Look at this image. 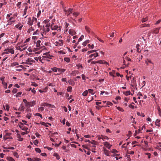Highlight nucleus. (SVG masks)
Here are the masks:
<instances>
[{"instance_id": "47", "label": "nucleus", "mask_w": 161, "mask_h": 161, "mask_svg": "<svg viewBox=\"0 0 161 161\" xmlns=\"http://www.w3.org/2000/svg\"><path fill=\"white\" fill-rule=\"evenodd\" d=\"M44 109V108L43 107H41L38 108V112L43 111Z\"/></svg>"}, {"instance_id": "22", "label": "nucleus", "mask_w": 161, "mask_h": 161, "mask_svg": "<svg viewBox=\"0 0 161 161\" xmlns=\"http://www.w3.org/2000/svg\"><path fill=\"white\" fill-rule=\"evenodd\" d=\"M73 10V9L71 8H69L68 9V12H67V14H66V15L68 16L70 14H72V11Z\"/></svg>"}, {"instance_id": "37", "label": "nucleus", "mask_w": 161, "mask_h": 161, "mask_svg": "<svg viewBox=\"0 0 161 161\" xmlns=\"http://www.w3.org/2000/svg\"><path fill=\"white\" fill-rule=\"evenodd\" d=\"M89 40H86L83 43L82 45L84 46H85L86 45V44L87 43H89Z\"/></svg>"}, {"instance_id": "42", "label": "nucleus", "mask_w": 161, "mask_h": 161, "mask_svg": "<svg viewBox=\"0 0 161 161\" xmlns=\"http://www.w3.org/2000/svg\"><path fill=\"white\" fill-rule=\"evenodd\" d=\"M88 91L89 93L91 94L92 95H93L94 94V91L93 89H89Z\"/></svg>"}, {"instance_id": "27", "label": "nucleus", "mask_w": 161, "mask_h": 161, "mask_svg": "<svg viewBox=\"0 0 161 161\" xmlns=\"http://www.w3.org/2000/svg\"><path fill=\"white\" fill-rule=\"evenodd\" d=\"M109 139V138L107 136H102V140L103 141H105Z\"/></svg>"}, {"instance_id": "31", "label": "nucleus", "mask_w": 161, "mask_h": 161, "mask_svg": "<svg viewBox=\"0 0 161 161\" xmlns=\"http://www.w3.org/2000/svg\"><path fill=\"white\" fill-rule=\"evenodd\" d=\"M53 156L56 157V159L58 160H59L60 158V157L59 155L56 153H54L53 154Z\"/></svg>"}, {"instance_id": "16", "label": "nucleus", "mask_w": 161, "mask_h": 161, "mask_svg": "<svg viewBox=\"0 0 161 161\" xmlns=\"http://www.w3.org/2000/svg\"><path fill=\"white\" fill-rule=\"evenodd\" d=\"M47 32H44V31H42L41 33V35L42 36L43 38H47L48 37V35L47 34Z\"/></svg>"}, {"instance_id": "46", "label": "nucleus", "mask_w": 161, "mask_h": 161, "mask_svg": "<svg viewBox=\"0 0 161 161\" xmlns=\"http://www.w3.org/2000/svg\"><path fill=\"white\" fill-rule=\"evenodd\" d=\"M68 83L71 85L73 86L74 84V81L72 80H70L68 81Z\"/></svg>"}, {"instance_id": "15", "label": "nucleus", "mask_w": 161, "mask_h": 161, "mask_svg": "<svg viewBox=\"0 0 161 161\" xmlns=\"http://www.w3.org/2000/svg\"><path fill=\"white\" fill-rule=\"evenodd\" d=\"M41 41L40 40L37 41L36 42V48L37 50L39 49H40L41 48Z\"/></svg>"}, {"instance_id": "32", "label": "nucleus", "mask_w": 161, "mask_h": 161, "mask_svg": "<svg viewBox=\"0 0 161 161\" xmlns=\"http://www.w3.org/2000/svg\"><path fill=\"white\" fill-rule=\"evenodd\" d=\"M3 107L4 109H6L7 111H8L9 109V106L8 104H6L5 105L6 109H5V107L4 105H3Z\"/></svg>"}, {"instance_id": "60", "label": "nucleus", "mask_w": 161, "mask_h": 161, "mask_svg": "<svg viewBox=\"0 0 161 161\" xmlns=\"http://www.w3.org/2000/svg\"><path fill=\"white\" fill-rule=\"evenodd\" d=\"M35 151L38 153H40L41 152V149L38 148H35Z\"/></svg>"}, {"instance_id": "13", "label": "nucleus", "mask_w": 161, "mask_h": 161, "mask_svg": "<svg viewBox=\"0 0 161 161\" xmlns=\"http://www.w3.org/2000/svg\"><path fill=\"white\" fill-rule=\"evenodd\" d=\"M23 26V25L21 23H19L15 25V27L18 29L19 30H21Z\"/></svg>"}, {"instance_id": "48", "label": "nucleus", "mask_w": 161, "mask_h": 161, "mask_svg": "<svg viewBox=\"0 0 161 161\" xmlns=\"http://www.w3.org/2000/svg\"><path fill=\"white\" fill-rule=\"evenodd\" d=\"M88 46L90 48L92 49H93L94 48V46L93 44L92 45L91 44H88Z\"/></svg>"}, {"instance_id": "50", "label": "nucleus", "mask_w": 161, "mask_h": 161, "mask_svg": "<svg viewBox=\"0 0 161 161\" xmlns=\"http://www.w3.org/2000/svg\"><path fill=\"white\" fill-rule=\"evenodd\" d=\"M39 31L38 30H37L36 31L33 32L32 34L33 35H37L39 34Z\"/></svg>"}, {"instance_id": "53", "label": "nucleus", "mask_w": 161, "mask_h": 161, "mask_svg": "<svg viewBox=\"0 0 161 161\" xmlns=\"http://www.w3.org/2000/svg\"><path fill=\"white\" fill-rule=\"evenodd\" d=\"M131 135H132V133H131V131H129L128 132V133L127 134L126 136H128L130 138V137L131 136Z\"/></svg>"}, {"instance_id": "8", "label": "nucleus", "mask_w": 161, "mask_h": 161, "mask_svg": "<svg viewBox=\"0 0 161 161\" xmlns=\"http://www.w3.org/2000/svg\"><path fill=\"white\" fill-rule=\"evenodd\" d=\"M19 128L23 130H27L28 128L24 126L23 124L21 122H19Z\"/></svg>"}, {"instance_id": "2", "label": "nucleus", "mask_w": 161, "mask_h": 161, "mask_svg": "<svg viewBox=\"0 0 161 161\" xmlns=\"http://www.w3.org/2000/svg\"><path fill=\"white\" fill-rule=\"evenodd\" d=\"M50 28L53 31H56L57 32H59L61 31V27L57 25H54L53 21L52 20V23H50Z\"/></svg>"}, {"instance_id": "63", "label": "nucleus", "mask_w": 161, "mask_h": 161, "mask_svg": "<svg viewBox=\"0 0 161 161\" xmlns=\"http://www.w3.org/2000/svg\"><path fill=\"white\" fill-rule=\"evenodd\" d=\"M96 63H101V62L100 61H97V62H95V61H92V62H91V64H95Z\"/></svg>"}, {"instance_id": "35", "label": "nucleus", "mask_w": 161, "mask_h": 161, "mask_svg": "<svg viewBox=\"0 0 161 161\" xmlns=\"http://www.w3.org/2000/svg\"><path fill=\"white\" fill-rule=\"evenodd\" d=\"M7 159L8 161H15L14 159L13 158L11 157H7Z\"/></svg>"}, {"instance_id": "1", "label": "nucleus", "mask_w": 161, "mask_h": 161, "mask_svg": "<svg viewBox=\"0 0 161 161\" xmlns=\"http://www.w3.org/2000/svg\"><path fill=\"white\" fill-rule=\"evenodd\" d=\"M145 63L147 66V68H149L151 70H153L154 68V63L150 58H147L145 59Z\"/></svg>"}, {"instance_id": "4", "label": "nucleus", "mask_w": 161, "mask_h": 161, "mask_svg": "<svg viewBox=\"0 0 161 161\" xmlns=\"http://www.w3.org/2000/svg\"><path fill=\"white\" fill-rule=\"evenodd\" d=\"M49 27H50V23L47 24L45 26H43L42 28V31L44 32H48L50 31Z\"/></svg>"}, {"instance_id": "20", "label": "nucleus", "mask_w": 161, "mask_h": 161, "mask_svg": "<svg viewBox=\"0 0 161 161\" xmlns=\"http://www.w3.org/2000/svg\"><path fill=\"white\" fill-rule=\"evenodd\" d=\"M17 138H18V140L20 141H22L23 140V138H22L21 137V136L19 133H17Z\"/></svg>"}, {"instance_id": "45", "label": "nucleus", "mask_w": 161, "mask_h": 161, "mask_svg": "<svg viewBox=\"0 0 161 161\" xmlns=\"http://www.w3.org/2000/svg\"><path fill=\"white\" fill-rule=\"evenodd\" d=\"M88 94V91L87 90H86L82 94V95L84 97H86L87 96V94Z\"/></svg>"}, {"instance_id": "14", "label": "nucleus", "mask_w": 161, "mask_h": 161, "mask_svg": "<svg viewBox=\"0 0 161 161\" xmlns=\"http://www.w3.org/2000/svg\"><path fill=\"white\" fill-rule=\"evenodd\" d=\"M131 86L132 87L136 86V81L134 78H133L132 80H131Z\"/></svg>"}, {"instance_id": "64", "label": "nucleus", "mask_w": 161, "mask_h": 161, "mask_svg": "<svg viewBox=\"0 0 161 161\" xmlns=\"http://www.w3.org/2000/svg\"><path fill=\"white\" fill-rule=\"evenodd\" d=\"M77 66L78 67V69H79L80 68H82V66L80 64H78L77 65Z\"/></svg>"}, {"instance_id": "44", "label": "nucleus", "mask_w": 161, "mask_h": 161, "mask_svg": "<svg viewBox=\"0 0 161 161\" xmlns=\"http://www.w3.org/2000/svg\"><path fill=\"white\" fill-rule=\"evenodd\" d=\"M72 87L71 86H69L68 87L67 90L68 92H72Z\"/></svg>"}, {"instance_id": "28", "label": "nucleus", "mask_w": 161, "mask_h": 161, "mask_svg": "<svg viewBox=\"0 0 161 161\" xmlns=\"http://www.w3.org/2000/svg\"><path fill=\"white\" fill-rule=\"evenodd\" d=\"M34 28L33 27H31L28 30L27 32L29 33H31V31H34Z\"/></svg>"}, {"instance_id": "3", "label": "nucleus", "mask_w": 161, "mask_h": 161, "mask_svg": "<svg viewBox=\"0 0 161 161\" xmlns=\"http://www.w3.org/2000/svg\"><path fill=\"white\" fill-rule=\"evenodd\" d=\"M4 51V52L2 53V55H4V54H8L9 53H10L12 54H13L14 53V50L13 49L10 47L6 48Z\"/></svg>"}, {"instance_id": "11", "label": "nucleus", "mask_w": 161, "mask_h": 161, "mask_svg": "<svg viewBox=\"0 0 161 161\" xmlns=\"http://www.w3.org/2000/svg\"><path fill=\"white\" fill-rule=\"evenodd\" d=\"M41 106L43 107L46 106L49 108H53V105L47 103H43L41 104Z\"/></svg>"}, {"instance_id": "36", "label": "nucleus", "mask_w": 161, "mask_h": 161, "mask_svg": "<svg viewBox=\"0 0 161 161\" xmlns=\"http://www.w3.org/2000/svg\"><path fill=\"white\" fill-rule=\"evenodd\" d=\"M80 13L78 12H75L72 13V15L75 17H76L79 15Z\"/></svg>"}, {"instance_id": "12", "label": "nucleus", "mask_w": 161, "mask_h": 161, "mask_svg": "<svg viewBox=\"0 0 161 161\" xmlns=\"http://www.w3.org/2000/svg\"><path fill=\"white\" fill-rule=\"evenodd\" d=\"M55 45L57 46H62L63 45V41L62 40H59L55 42Z\"/></svg>"}, {"instance_id": "30", "label": "nucleus", "mask_w": 161, "mask_h": 161, "mask_svg": "<svg viewBox=\"0 0 161 161\" xmlns=\"http://www.w3.org/2000/svg\"><path fill=\"white\" fill-rule=\"evenodd\" d=\"M130 91L123 92V93L126 96L130 95Z\"/></svg>"}, {"instance_id": "9", "label": "nucleus", "mask_w": 161, "mask_h": 161, "mask_svg": "<svg viewBox=\"0 0 161 161\" xmlns=\"http://www.w3.org/2000/svg\"><path fill=\"white\" fill-rule=\"evenodd\" d=\"M32 63H35V61L31 58H29L26 60L25 63L27 64H31Z\"/></svg>"}, {"instance_id": "23", "label": "nucleus", "mask_w": 161, "mask_h": 161, "mask_svg": "<svg viewBox=\"0 0 161 161\" xmlns=\"http://www.w3.org/2000/svg\"><path fill=\"white\" fill-rule=\"evenodd\" d=\"M25 107L22 104H21L19 107V108L18 110L19 111H23L24 110Z\"/></svg>"}, {"instance_id": "10", "label": "nucleus", "mask_w": 161, "mask_h": 161, "mask_svg": "<svg viewBox=\"0 0 161 161\" xmlns=\"http://www.w3.org/2000/svg\"><path fill=\"white\" fill-rule=\"evenodd\" d=\"M104 145L108 149H110L112 145L109 144V143L107 142H104L103 143Z\"/></svg>"}, {"instance_id": "59", "label": "nucleus", "mask_w": 161, "mask_h": 161, "mask_svg": "<svg viewBox=\"0 0 161 161\" xmlns=\"http://www.w3.org/2000/svg\"><path fill=\"white\" fill-rule=\"evenodd\" d=\"M35 115L39 116L41 118V119L42 118V115L40 113H36L35 114Z\"/></svg>"}, {"instance_id": "25", "label": "nucleus", "mask_w": 161, "mask_h": 161, "mask_svg": "<svg viewBox=\"0 0 161 161\" xmlns=\"http://www.w3.org/2000/svg\"><path fill=\"white\" fill-rule=\"evenodd\" d=\"M96 149V146H94V145L92 146L91 150L92 152L94 153H96V151H95Z\"/></svg>"}, {"instance_id": "39", "label": "nucleus", "mask_w": 161, "mask_h": 161, "mask_svg": "<svg viewBox=\"0 0 161 161\" xmlns=\"http://www.w3.org/2000/svg\"><path fill=\"white\" fill-rule=\"evenodd\" d=\"M51 70L52 71L54 72H57V71H58V68L57 67H54L51 68Z\"/></svg>"}, {"instance_id": "56", "label": "nucleus", "mask_w": 161, "mask_h": 161, "mask_svg": "<svg viewBox=\"0 0 161 161\" xmlns=\"http://www.w3.org/2000/svg\"><path fill=\"white\" fill-rule=\"evenodd\" d=\"M40 160V159L37 158H32V161H39Z\"/></svg>"}, {"instance_id": "5", "label": "nucleus", "mask_w": 161, "mask_h": 161, "mask_svg": "<svg viewBox=\"0 0 161 161\" xmlns=\"http://www.w3.org/2000/svg\"><path fill=\"white\" fill-rule=\"evenodd\" d=\"M26 18L27 19V24L29 25H32V19L30 17H28L27 15L25 16L24 19H25Z\"/></svg>"}, {"instance_id": "41", "label": "nucleus", "mask_w": 161, "mask_h": 161, "mask_svg": "<svg viewBox=\"0 0 161 161\" xmlns=\"http://www.w3.org/2000/svg\"><path fill=\"white\" fill-rule=\"evenodd\" d=\"M19 64L18 62H14L11 64V66L12 67H14L15 66L18 65Z\"/></svg>"}, {"instance_id": "58", "label": "nucleus", "mask_w": 161, "mask_h": 161, "mask_svg": "<svg viewBox=\"0 0 161 161\" xmlns=\"http://www.w3.org/2000/svg\"><path fill=\"white\" fill-rule=\"evenodd\" d=\"M111 153H118V151L116 149H113L111 151Z\"/></svg>"}, {"instance_id": "49", "label": "nucleus", "mask_w": 161, "mask_h": 161, "mask_svg": "<svg viewBox=\"0 0 161 161\" xmlns=\"http://www.w3.org/2000/svg\"><path fill=\"white\" fill-rule=\"evenodd\" d=\"M22 92H18L14 96H16V97H21V94H22Z\"/></svg>"}, {"instance_id": "55", "label": "nucleus", "mask_w": 161, "mask_h": 161, "mask_svg": "<svg viewBox=\"0 0 161 161\" xmlns=\"http://www.w3.org/2000/svg\"><path fill=\"white\" fill-rule=\"evenodd\" d=\"M69 34H72L73 35L74 34H75V32H74L73 31V30H71L70 29L69 31Z\"/></svg>"}, {"instance_id": "6", "label": "nucleus", "mask_w": 161, "mask_h": 161, "mask_svg": "<svg viewBox=\"0 0 161 161\" xmlns=\"http://www.w3.org/2000/svg\"><path fill=\"white\" fill-rule=\"evenodd\" d=\"M26 110L27 111V114L26 117L28 119H30L31 118L32 115V113H31V108H28Z\"/></svg>"}, {"instance_id": "61", "label": "nucleus", "mask_w": 161, "mask_h": 161, "mask_svg": "<svg viewBox=\"0 0 161 161\" xmlns=\"http://www.w3.org/2000/svg\"><path fill=\"white\" fill-rule=\"evenodd\" d=\"M21 3L20 2H19L17 4V6L18 8H19L20 7L21 4Z\"/></svg>"}, {"instance_id": "21", "label": "nucleus", "mask_w": 161, "mask_h": 161, "mask_svg": "<svg viewBox=\"0 0 161 161\" xmlns=\"http://www.w3.org/2000/svg\"><path fill=\"white\" fill-rule=\"evenodd\" d=\"M79 72L77 70H74L72 72L71 75L73 76H75L77 74H78Z\"/></svg>"}, {"instance_id": "33", "label": "nucleus", "mask_w": 161, "mask_h": 161, "mask_svg": "<svg viewBox=\"0 0 161 161\" xmlns=\"http://www.w3.org/2000/svg\"><path fill=\"white\" fill-rule=\"evenodd\" d=\"M2 83L3 86L4 88L5 89H6L7 88V83L5 82V81H4L3 82H2Z\"/></svg>"}, {"instance_id": "57", "label": "nucleus", "mask_w": 161, "mask_h": 161, "mask_svg": "<svg viewBox=\"0 0 161 161\" xmlns=\"http://www.w3.org/2000/svg\"><path fill=\"white\" fill-rule=\"evenodd\" d=\"M84 38V36L83 35H81L80 37L78 39V42H80L82 41Z\"/></svg>"}, {"instance_id": "34", "label": "nucleus", "mask_w": 161, "mask_h": 161, "mask_svg": "<svg viewBox=\"0 0 161 161\" xmlns=\"http://www.w3.org/2000/svg\"><path fill=\"white\" fill-rule=\"evenodd\" d=\"M140 45L139 44H137L136 46V48L137 49V52L140 53L141 51V50L139 48Z\"/></svg>"}, {"instance_id": "43", "label": "nucleus", "mask_w": 161, "mask_h": 161, "mask_svg": "<svg viewBox=\"0 0 161 161\" xmlns=\"http://www.w3.org/2000/svg\"><path fill=\"white\" fill-rule=\"evenodd\" d=\"M64 60L67 63H69L70 61V59L69 58H64Z\"/></svg>"}, {"instance_id": "62", "label": "nucleus", "mask_w": 161, "mask_h": 161, "mask_svg": "<svg viewBox=\"0 0 161 161\" xmlns=\"http://www.w3.org/2000/svg\"><path fill=\"white\" fill-rule=\"evenodd\" d=\"M17 92V89L16 88H14L13 91H12V92L14 94L16 93Z\"/></svg>"}, {"instance_id": "18", "label": "nucleus", "mask_w": 161, "mask_h": 161, "mask_svg": "<svg viewBox=\"0 0 161 161\" xmlns=\"http://www.w3.org/2000/svg\"><path fill=\"white\" fill-rule=\"evenodd\" d=\"M34 59L35 60H36L37 61H39L41 62L42 63H43V62L42 61L41 57H35L34 58Z\"/></svg>"}, {"instance_id": "54", "label": "nucleus", "mask_w": 161, "mask_h": 161, "mask_svg": "<svg viewBox=\"0 0 161 161\" xmlns=\"http://www.w3.org/2000/svg\"><path fill=\"white\" fill-rule=\"evenodd\" d=\"M32 23L34 22L36 23L37 19L36 18L33 17L32 19Z\"/></svg>"}, {"instance_id": "52", "label": "nucleus", "mask_w": 161, "mask_h": 161, "mask_svg": "<svg viewBox=\"0 0 161 161\" xmlns=\"http://www.w3.org/2000/svg\"><path fill=\"white\" fill-rule=\"evenodd\" d=\"M66 71V69H64L58 68V71L64 72Z\"/></svg>"}, {"instance_id": "40", "label": "nucleus", "mask_w": 161, "mask_h": 161, "mask_svg": "<svg viewBox=\"0 0 161 161\" xmlns=\"http://www.w3.org/2000/svg\"><path fill=\"white\" fill-rule=\"evenodd\" d=\"M86 31L88 33H90V28L87 26H86L85 27Z\"/></svg>"}, {"instance_id": "7", "label": "nucleus", "mask_w": 161, "mask_h": 161, "mask_svg": "<svg viewBox=\"0 0 161 161\" xmlns=\"http://www.w3.org/2000/svg\"><path fill=\"white\" fill-rule=\"evenodd\" d=\"M36 104V102L35 101H33L32 102H28L27 104L25 105V106L27 108H30L31 107L35 105Z\"/></svg>"}, {"instance_id": "24", "label": "nucleus", "mask_w": 161, "mask_h": 161, "mask_svg": "<svg viewBox=\"0 0 161 161\" xmlns=\"http://www.w3.org/2000/svg\"><path fill=\"white\" fill-rule=\"evenodd\" d=\"M160 120L159 119H157L156 120L155 125L158 127H159L160 125Z\"/></svg>"}, {"instance_id": "29", "label": "nucleus", "mask_w": 161, "mask_h": 161, "mask_svg": "<svg viewBox=\"0 0 161 161\" xmlns=\"http://www.w3.org/2000/svg\"><path fill=\"white\" fill-rule=\"evenodd\" d=\"M159 28H156L153 31V33L155 34H158L159 32Z\"/></svg>"}, {"instance_id": "17", "label": "nucleus", "mask_w": 161, "mask_h": 161, "mask_svg": "<svg viewBox=\"0 0 161 161\" xmlns=\"http://www.w3.org/2000/svg\"><path fill=\"white\" fill-rule=\"evenodd\" d=\"M64 27L66 31H67L69 29L68 27L69 26V27L72 28V26H70L69 24L67 22H66L64 24Z\"/></svg>"}, {"instance_id": "19", "label": "nucleus", "mask_w": 161, "mask_h": 161, "mask_svg": "<svg viewBox=\"0 0 161 161\" xmlns=\"http://www.w3.org/2000/svg\"><path fill=\"white\" fill-rule=\"evenodd\" d=\"M103 151H104V154L107 156H109V154L108 152V151L105 148L103 147Z\"/></svg>"}, {"instance_id": "38", "label": "nucleus", "mask_w": 161, "mask_h": 161, "mask_svg": "<svg viewBox=\"0 0 161 161\" xmlns=\"http://www.w3.org/2000/svg\"><path fill=\"white\" fill-rule=\"evenodd\" d=\"M97 50H92L89 51H88L87 52V54L88 55H89L91 53H94V52H97Z\"/></svg>"}, {"instance_id": "26", "label": "nucleus", "mask_w": 161, "mask_h": 161, "mask_svg": "<svg viewBox=\"0 0 161 161\" xmlns=\"http://www.w3.org/2000/svg\"><path fill=\"white\" fill-rule=\"evenodd\" d=\"M15 20H7V22L8 24L6 25V26H7L8 25H11L12 24V23L15 22Z\"/></svg>"}, {"instance_id": "51", "label": "nucleus", "mask_w": 161, "mask_h": 161, "mask_svg": "<svg viewBox=\"0 0 161 161\" xmlns=\"http://www.w3.org/2000/svg\"><path fill=\"white\" fill-rule=\"evenodd\" d=\"M44 55H46V57L47 58H51V57L52 56H51L48 53H45Z\"/></svg>"}]
</instances>
